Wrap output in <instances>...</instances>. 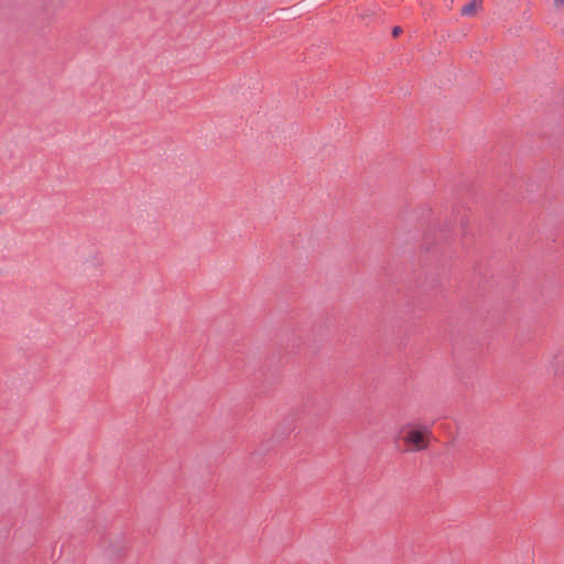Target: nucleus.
Segmentation results:
<instances>
[{
	"label": "nucleus",
	"mask_w": 564,
	"mask_h": 564,
	"mask_svg": "<svg viewBox=\"0 0 564 564\" xmlns=\"http://www.w3.org/2000/svg\"><path fill=\"white\" fill-rule=\"evenodd\" d=\"M432 432L422 424L411 423L405 425L400 437L409 452H421L429 447Z\"/></svg>",
	"instance_id": "obj_1"
},
{
	"label": "nucleus",
	"mask_w": 564,
	"mask_h": 564,
	"mask_svg": "<svg viewBox=\"0 0 564 564\" xmlns=\"http://www.w3.org/2000/svg\"><path fill=\"white\" fill-rule=\"evenodd\" d=\"M482 10V0H470L467 4H465L460 13L464 17H475L478 12Z\"/></svg>",
	"instance_id": "obj_2"
},
{
	"label": "nucleus",
	"mask_w": 564,
	"mask_h": 564,
	"mask_svg": "<svg viewBox=\"0 0 564 564\" xmlns=\"http://www.w3.org/2000/svg\"><path fill=\"white\" fill-rule=\"evenodd\" d=\"M402 32H403V30L401 26H394L392 29V36L398 37Z\"/></svg>",
	"instance_id": "obj_3"
},
{
	"label": "nucleus",
	"mask_w": 564,
	"mask_h": 564,
	"mask_svg": "<svg viewBox=\"0 0 564 564\" xmlns=\"http://www.w3.org/2000/svg\"><path fill=\"white\" fill-rule=\"evenodd\" d=\"M445 4L452 9L453 8V4H454V0H444Z\"/></svg>",
	"instance_id": "obj_4"
},
{
	"label": "nucleus",
	"mask_w": 564,
	"mask_h": 564,
	"mask_svg": "<svg viewBox=\"0 0 564 564\" xmlns=\"http://www.w3.org/2000/svg\"><path fill=\"white\" fill-rule=\"evenodd\" d=\"M554 4L556 7H562L564 4V0H554Z\"/></svg>",
	"instance_id": "obj_5"
}]
</instances>
